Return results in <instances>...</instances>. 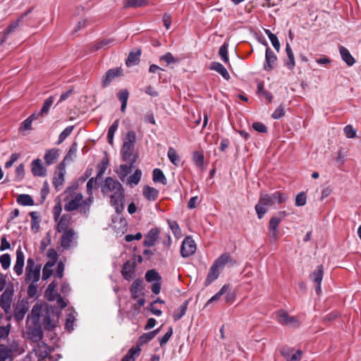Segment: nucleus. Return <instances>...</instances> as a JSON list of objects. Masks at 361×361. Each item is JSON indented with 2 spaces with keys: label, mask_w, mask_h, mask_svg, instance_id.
<instances>
[{
  "label": "nucleus",
  "mask_w": 361,
  "mask_h": 361,
  "mask_svg": "<svg viewBox=\"0 0 361 361\" xmlns=\"http://www.w3.org/2000/svg\"><path fill=\"white\" fill-rule=\"evenodd\" d=\"M102 192L104 195L109 196L110 203L116 212L123 209L124 190L120 182L111 177L106 178Z\"/></svg>",
  "instance_id": "1"
},
{
  "label": "nucleus",
  "mask_w": 361,
  "mask_h": 361,
  "mask_svg": "<svg viewBox=\"0 0 361 361\" xmlns=\"http://www.w3.org/2000/svg\"><path fill=\"white\" fill-rule=\"evenodd\" d=\"M153 181L155 183H160L163 185L166 184V178L161 169H155L153 170Z\"/></svg>",
  "instance_id": "37"
},
{
  "label": "nucleus",
  "mask_w": 361,
  "mask_h": 361,
  "mask_svg": "<svg viewBox=\"0 0 361 361\" xmlns=\"http://www.w3.org/2000/svg\"><path fill=\"white\" fill-rule=\"evenodd\" d=\"M27 311V308L25 305H18L14 310L13 316L15 319L18 322L23 320Z\"/></svg>",
  "instance_id": "33"
},
{
  "label": "nucleus",
  "mask_w": 361,
  "mask_h": 361,
  "mask_svg": "<svg viewBox=\"0 0 361 361\" xmlns=\"http://www.w3.org/2000/svg\"><path fill=\"white\" fill-rule=\"evenodd\" d=\"M59 157V150L58 149L53 148L45 152L44 159L46 164L49 166L56 162Z\"/></svg>",
  "instance_id": "26"
},
{
  "label": "nucleus",
  "mask_w": 361,
  "mask_h": 361,
  "mask_svg": "<svg viewBox=\"0 0 361 361\" xmlns=\"http://www.w3.org/2000/svg\"><path fill=\"white\" fill-rule=\"evenodd\" d=\"M228 290V286L227 285L223 286L220 290L207 301V305H208L214 301L219 300L221 298V297L227 292Z\"/></svg>",
  "instance_id": "54"
},
{
  "label": "nucleus",
  "mask_w": 361,
  "mask_h": 361,
  "mask_svg": "<svg viewBox=\"0 0 361 361\" xmlns=\"http://www.w3.org/2000/svg\"><path fill=\"white\" fill-rule=\"evenodd\" d=\"M210 68L219 73L224 79L229 80L230 75L226 68L219 62H212Z\"/></svg>",
  "instance_id": "29"
},
{
  "label": "nucleus",
  "mask_w": 361,
  "mask_h": 361,
  "mask_svg": "<svg viewBox=\"0 0 361 361\" xmlns=\"http://www.w3.org/2000/svg\"><path fill=\"white\" fill-rule=\"evenodd\" d=\"M121 73V69L118 68L109 69L102 78V86L107 87L116 78L119 77Z\"/></svg>",
  "instance_id": "16"
},
{
  "label": "nucleus",
  "mask_w": 361,
  "mask_h": 361,
  "mask_svg": "<svg viewBox=\"0 0 361 361\" xmlns=\"http://www.w3.org/2000/svg\"><path fill=\"white\" fill-rule=\"evenodd\" d=\"M277 321L282 325L298 326L300 323L296 317L290 316L286 312L280 310L277 313Z\"/></svg>",
  "instance_id": "10"
},
{
  "label": "nucleus",
  "mask_w": 361,
  "mask_h": 361,
  "mask_svg": "<svg viewBox=\"0 0 361 361\" xmlns=\"http://www.w3.org/2000/svg\"><path fill=\"white\" fill-rule=\"evenodd\" d=\"M168 224L174 233V235L179 234L180 233V228L178 224L176 221L168 220Z\"/></svg>",
  "instance_id": "64"
},
{
  "label": "nucleus",
  "mask_w": 361,
  "mask_h": 361,
  "mask_svg": "<svg viewBox=\"0 0 361 361\" xmlns=\"http://www.w3.org/2000/svg\"><path fill=\"white\" fill-rule=\"evenodd\" d=\"M71 218L67 215H63L57 224L56 230L59 233H63L69 229Z\"/></svg>",
  "instance_id": "27"
},
{
  "label": "nucleus",
  "mask_w": 361,
  "mask_h": 361,
  "mask_svg": "<svg viewBox=\"0 0 361 361\" xmlns=\"http://www.w3.org/2000/svg\"><path fill=\"white\" fill-rule=\"evenodd\" d=\"M136 141V134L134 131L130 130L123 138V143L121 149L122 159L123 161H130L135 159L133 157L135 143Z\"/></svg>",
  "instance_id": "4"
},
{
  "label": "nucleus",
  "mask_w": 361,
  "mask_h": 361,
  "mask_svg": "<svg viewBox=\"0 0 361 361\" xmlns=\"http://www.w3.org/2000/svg\"><path fill=\"white\" fill-rule=\"evenodd\" d=\"M170 161L175 166H178L180 162V157L177 154L176 149L173 147H169L167 153Z\"/></svg>",
  "instance_id": "47"
},
{
  "label": "nucleus",
  "mask_w": 361,
  "mask_h": 361,
  "mask_svg": "<svg viewBox=\"0 0 361 361\" xmlns=\"http://www.w3.org/2000/svg\"><path fill=\"white\" fill-rule=\"evenodd\" d=\"M11 351L8 346L6 345H0V361H13Z\"/></svg>",
  "instance_id": "32"
},
{
  "label": "nucleus",
  "mask_w": 361,
  "mask_h": 361,
  "mask_svg": "<svg viewBox=\"0 0 361 361\" xmlns=\"http://www.w3.org/2000/svg\"><path fill=\"white\" fill-rule=\"evenodd\" d=\"M159 332V329H157L154 331L142 334L138 338L137 343L140 345L147 343L149 341L152 340Z\"/></svg>",
  "instance_id": "31"
},
{
  "label": "nucleus",
  "mask_w": 361,
  "mask_h": 361,
  "mask_svg": "<svg viewBox=\"0 0 361 361\" xmlns=\"http://www.w3.org/2000/svg\"><path fill=\"white\" fill-rule=\"evenodd\" d=\"M272 205H274V204L269 197V194L261 192L258 203L255 207L258 218L261 219L267 212L268 208Z\"/></svg>",
  "instance_id": "6"
},
{
  "label": "nucleus",
  "mask_w": 361,
  "mask_h": 361,
  "mask_svg": "<svg viewBox=\"0 0 361 361\" xmlns=\"http://www.w3.org/2000/svg\"><path fill=\"white\" fill-rule=\"evenodd\" d=\"M78 235L73 228L63 232L61 238V246L65 250H69L76 244Z\"/></svg>",
  "instance_id": "7"
},
{
  "label": "nucleus",
  "mask_w": 361,
  "mask_h": 361,
  "mask_svg": "<svg viewBox=\"0 0 361 361\" xmlns=\"http://www.w3.org/2000/svg\"><path fill=\"white\" fill-rule=\"evenodd\" d=\"M142 280L136 279L131 284L130 291L131 293V297L134 300L139 298L140 295H143L142 287Z\"/></svg>",
  "instance_id": "23"
},
{
  "label": "nucleus",
  "mask_w": 361,
  "mask_h": 361,
  "mask_svg": "<svg viewBox=\"0 0 361 361\" xmlns=\"http://www.w3.org/2000/svg\"><path fill=\"white\" fill-rule=\"evenodd\" d=\"M147 5L146 0H124L123 6L124 8H139Z\"/></svg>",
  "instance_id": "35"
},
{
  "label": "nucleus",
  "mask_w": 361,
  "mask_h": 361,
  "mask_svg": "<svg viewBox=\"0 0 361 361\" xmlns=\"http://www.w3.org/2000/svg\"><path fill=\"white\" fill-rule=\"evenodd\" d=\"M54 97L51 96V97H48L44 101L43 106L41 109V111L39 113L36 114L37 117L42 116L49 112V111L54 102Z\"/></svg>",
  "instance_id": "38"
},
{
  "label": "nucleus",
  "mask_w": 361,
  "mask_h": 361,
  "mask_svg": "<svg viewBox=\"0 0 361 361\" xmlns=\"http://www.w3.org/2000/svg\"><path fill=\"white\" fill-rule=\"evenodd\" d=\"M41 314V307L38 305H35L31 311V314L28 316V319H30L33 324H37L39 322Z\"/></svg>",
  "instance_id": "34"
},
{
  "label": "nucleus",
  "mask_w": 361,
  "mask_h": 361,
  "mask_svg": "<svg viewBox=\"0 0 361 361\" xmlns=\"http://www.w3.org/2000/svg\"><path fill=\"white\" fill-rule=\"evenodd\" d=\"M344 133L348 138H353L356 136V130L352 126L348 125L344 128Z\"/></svg>",
  "instance_id": "60"
},
{
  "label": "nucleus",
  "mask_w": 361,
  "mask_h": 361,
  "mask_svg": "<svg viewBox=\"0 0 361 361\" xmlns=\"http://www.w3.org/2000/svg\"><path fill=\"white\" fill-rule=\"evenodd\" d=\"M74 129L73 126L66 127L59 135L56 145H60L68 137Z\"/></svg>",
  "instance_id": "49"
},
{
  "label": "nucleus",
  "mask_w": 361,
  "mask_h": 361,
  "mask_svg": "<svg viewBox=\"0 0 361 361\" xmlns=\"http://www.w3.org/2000/svg\"><path fill=\"white\" fill-rule=\"evenodd\" d=\"M41 265L35 264L32 258H28L25 267V281L26 283H37L40 279Z\"/></svg>",
  "instance_id": "5"
},
{
  "label": "nucleus",
  "mask_w": 361,
  "mask_h": 361,
  "mask_svg": "<svg viewBox=\"0 0 361 361\" xmlns=\"http://www.w3.org/2000/svg\"><path fill=\"white\" fill-rule=\"evenodd\" d=\"M145 279L147 282H157L161 281V277L155 269H150L146 272Z\"/></svg>",
  "instance_id": "43"
},
{
  "label": "nucleus",
  "mask_w": 361,
  "mask_h": 361,
  "mask_svg": "<svg viewBox=\"0 0 361 361\" xmlns=\"http://www.w3.org/2000/svg\"><path fill=\"white\" fill-rule=\"evenodd\" d=\"M159 231L157 228H152L149 230L144 240V245L147 247L154 245L159 237Z\"/></svg>",
  "instance_id": "22"
},
{
  "label": "nucleus",
  "mask_w": 361,
  "mask_h": 361,
  "mask_svg": "<svg viewBox=\"0 0 361 361\" xmlns=\"http://www.w3.org/2000/svg\"><path fill=\"white\" fill-rule=\"evenodd\" d=\"M228 44L224 43L222 44L219 50V54L221 59V60L225 63H227L229 61L228 56Z\"/></svg>",
  "instance_id": "56"
},
{
  "label": "nucleus",
  "mask_w": 361,
  "mask_h": 361,
  "mask_svg": "<svg viewBox=\"0 0 361 361\" xmlns=\"http://www.w3.org/2000/svg\"><path fill=\"white\" fill-rule=\"evenodd\" d=\"M75 321V317L73 314H69L66 321V329L69 331L73 330V323Z\"/></svg>",
  "instance_id": "61"
},
{
  "label": "nucleus",
  "mask_w": 361,
  "mask_h": 361,
  "mask_svg": "<svg viewBox=\"0 0 361 361\" xmlns=\"http://www.w3.org/2000/svg\"><path fill=\"white\" fill-rule=\"evenodd\" d=\"M118 128V121L116 120L112 125L109 127L108 130V134H107V138H108V142L109 145L113 146L114 145V136L115 132L117 130Z\"/></svg>",
  "instance_id": "46"
},
{
  "label": "nucleus",
  "mask_w": 361,
  "mask_h": 361,
  "mask_svg": "<svg viewBox=\"0 0 361 361\" xmlns=\"http://www.w3.org/2000/svg\"><path fill=\"white\" fill-rule=\"evenodd\" d=\"M38 117L36 113L31 114L27 118H26L22 123L20 129L22 130H29L31 129L32 122L37 119Z\"/></svg>",
  "instance_id": "48"
},
{
  "label": "nucleus",
  "mask_w": 361,
  "mask_h": 361,
  "mask_svg": "<svg viewBox=\"0 0 361 361\" xmlns=\"http://www.w3.org/2000/svg\"><path fill=\"white\" fill-rule=\"evenodd\" d=\"M230 260V255L228 253H224L214 262L204 281V286H208L218 279L221 271Z\"/></svg>",
  "instance_id": "3"
},
{
  "label": "nucleus",
  "mask_w": 361,
  "mask_h": 361,
  "mask_svg": "<svg viewBox=\"0 0 361 361\" xmlns=\"http://www.w3.org/2000/svg\"><path fill=\"white\" fill-rule=\"evenodd\" d=\"M66 173V166L64 163H60L57 166V171L54 172L53 177V185L56 190H59L60 187L64 182Z\"/></svg>",
  "instance_id": "11"
},
{
  "label": "nucleus",
  "mask_w": 361,
  "mask_h": 361,
  "mask_svg": "<svg viewBox=\"0 0 361 361\" xmlns=\"http://www.w3.org/2000/svg\"><path fill=\"white\" fill-rule=\"evenodd\" d=\"M109 165V161L107 159H103L102 161L97 165L98 171L97 173L96 178H101L104 175Z\"/></svg>",
  "instance_id": "51"
},
{
  "label": "nucleus",
  "mask_w": 361,
  "mask_h": 361,
  "mask_svg": "<svg viewBox=\"0 0 361 361\" xmlns=\"http://www.w3.org/2000/svg\"><path fill=\"white\" fill-rule=\"evenodd\" d=\"M27 334L29 338L34 342H38L42 340L43 338V331L39 324H33L32 327H28Z\"/></svg>",
  "instance_id": "17"
},
{
  "label": "nucleus",
  "mask_w": 361,
  "mask_h": 361,
  "mask_svg": "<svg viewBox=\"0 0 361 361\" xmlns=\"http://www.w3.org/2000/svg\"><path fill=\"white\" fill-rule=\"evenodd\" d=\"M281 353L286 361H300L302 352L300 350H295L293 348H282Z\"/></svg>",
  "instance_id": "13"
},
{
  "label": "nucleus",
  "mask_w": 361,
  "mask_h": 361,
  "mask_svg": "<svg viewBox=\"0 0 361 361\" xmlns=\"http://www.w3.org/2000/svg\"><path fill=\"white\" fill-rule=\"evenodd\" d=\"M140 349H135L134 348H130L126 355L123 357L121 361H135V355H138Z\"/></svg>",
  "instance_id": "57"
},
{
  "label": "nucleus",
  "mask_w": 361,
  "mask_h": 361,
  "mask_svg": "<svg viewBox=\"0 0 361 361\" xmlns=\"http://www.w3.org/2000/svg\"><path fill=\"white\" fill-rule=\"evenodd\" d=\"M11 255L8 253L3 254L0 256V264L4 270H7L11 266Z\"/></svg>",
  "instance_id": "53"
},
{
  "label": "nucleus",
  "mask_w": 361,
  "mask_h": 361,
  "mask_svg": "<svg viewBox=\"0 0 361 361\" xmlns=\"http://www.w3.org/2000/svg\"><path fill=\"white\" fill-rule=\"evenodd\" d=\"M276 60L277 57L275 54L269 47H267L265 53V62L264 63V70L267 71H271L274 67Z\"/></svg>",
  "instance_id": "18"
},
{
  "label": "nucleus",
  "mask_w": 361,
  "mask_h": 361,
  "mask_svg": "<svg viewBox=\"0 0 361 361\" xmlns=\"http://www.w3.org/2000/svg\"><path fill=\"white\" fill-rule=\"evenodd\" d=\"M57 286V283L54 281H52L48 286V288L46 290V296L49 300H54L57 295L56 293V288Z\"/></svg>",
  "instance_id": "45"
},
{
  "label": "nucleus",
  "mask_w": 361,
  "mask_h": 361,
  "mask_svg": "<svg viewBox=\"0 0 361 361\" xmlns=\"http://www.w3.org/2000/svg\"><path fill=\"white\" fill-rule=\"evenodd\" d=\"M13 296V289L6 288L0 297V307L6 314H8L11 310Z\"/></svg>",
  "instance_id": "9"
},
{
  "label": "nucleus",
  "mask_w": 361,
  "mask_h": 361,
  "mask_svg": "<svg viewBox=\"0 0 361 361\" xmlns=\"http://www.w3.org/2000/svg\"><path fill=\"white\" fill-rule=\"evenodd\" d=\"M160 60L164 61L167 65L170 63H175L178 61V60L174 58L170 52H168L166 54L161 56L160 57Z\"/></svg>",
  "instance_id": "58"
},
{
  "label": "nucleus",
  "mask_w": 361,
  "mask_h": 361,
  "mask_svg": "<svg viewBox=\"0 0 361 361\" xmlns=\"http://www.w3.org/2000/svg\"><path fill=\"white\" fill-rule=\"evenodd\" d=\"M93 200V196L88 197L86 200H83V195L81 193H75L72 196V198L65 204L64 209L66 212L78 210L80 214L87 216Z\"/></svg>",
  "instance_id": "2"
},
{
  "label": "nucleus",
  "mask_w": 361,
  "mask_h": 361,
  "mask_svg": "<svg viewBox=\"0 0 361 361\" xmlns=\"http://www.w3.org/2000/svg\"><path fill=\"white\" fill-rule=\"evenodd\" d=\"M121 272L123 278L128 281H130L133 277L134 275L133 268L131 267L128 262H126L123 264Z\"/></svg>",
  "instance_id": "41"
},
{
  "label": "nucleus",
  "mask_w": 361,
  "mask_h": 361,
  "mask_svg": "<svg viewBox=\"0 0 361 361\" xmlns=\"http://www.w3.org/2000/svg\"><path fill=\"white\" fill-rule=\"evenodd\" d=\"M114 39L113 38H106L103 39L97 42H96L92 47L91 51H95L101 49H106L111 46L114 42Z\"/></svg>",
  "instance_id": "28"
},
{
  "label": "nucleus",
  "mask_w": 361,
  "mask_h": 361,
  "mask_svg": "<svg viewBox=\"0 0 361 361\" xmlns=\"http://www.w3.org/2000/svg\"><path fill=\"white\" fill-rule=\"evenodd\" d=\"M324 276V267L322 265L317 267L316 269L311 274L310 279L316 284V292L319 295L322 292L321 283Z\"/></svg>",
  "instance_id": "12"
},
{
  "label": "nucleus",
  "mask_w": 361,
  "mask_h": 361,
  "mask_svg": "<svg viewBox=\"0 0 361 361\" xmlns=\"http://www.w3.org/2000/svg\"><path fill=\"white\" fill-rule=\"evenodd\" d=\"M136 159H132L128 161L130 164H121L118 169L115 171L120 180L124 182L128 179V176L131 173L133 167V164Z\"/></svg>",
  "instance_id": "15"
},
{
  "label": "nucleus",
  "mask_w": 361,
  "mask_h": 361,
  "mask_svg": "<svg viewBox=\"0 0 361 361\" xmlns=\"http://www.w3.org/2000/svg\"><path fill=\"white\" fill-rule=\"evenodd\" d=\"M22 23V18H18L16 20L13 21L8 27L3 32V37L1 39V42H5L7 40L8 37L13 33L20 24Z\"/></svg>",
  "instance_id": "24"
},
{
  "label": "nucleus",
  "mask_w": 361,
  "mask_h": 361,
  "mask_svg": "<svg viewBox=\"0 0 361 361\" xmlns=\"http://www.w3.org/2000/svg\"><path fill=\"white\" fill-rule=\"evenodd\" d=\"M338 49H339V53H340L342 60L348 66H353L356 61H355V58L351 55L349 50L343 46H340Z\"/></svg>",
  "instance_id": "21"
},
{
  "label": "nucleus",
  "mask_w": 361,
  "mask_h": 361,
  "mask_svg": "<svg viewBox=\"0 0 361 361\" xmlns=\"http://www.w3.org/2000/svg\"><path fill=\"white\" fill-rule=\"evenodd\" d=\"M281 221V218L273 216L269 221V231L271 234V240L275 242L278 238V226Z\"/></svg>",
  "instance_id": "19"
},
{
  "label": "nucleus",
  "mask_w": 361,
  "mask_h": 361,
  "mask_svg": "<svg viewBox=\"0 0 361 361\" xmlns=\"http://www.w3.org/2000/svg\"><path fill=\"white\" fill-rule=\"evenodd\" d=\"M17 202L23 206H32L34 201L32 197L29 195L22 194L17 197Z\"/></svg>",
  "instance_id": "42"
},
{
  "label": "nucleus",
  "mask_w": 361,
  "mask_h": 361,
  "mask_svg": "<svg viewBox=\"0 0 361 361\" xmlns=\"http://www.w3.org/2000/svg\"><path fill=\"white\" fill-rule=\"evenodd\" d=\"M269 197H271L273 204H281L287 200V195L280 191H276L274 193L269 194Z\"/></svg>",
  "instance_id": "39"
},
{
  "label": "nucleus",
  "mask_w": 361,
  "mask_h": 361,
  "mask_svg": "<svg viewBox=\"0 0 361 361\" xmlns=\"http://www.w3.org/2000/svg\"><path fill=\"white\" fill-rule=\"evenodd\" d=\"M173 334V328L170 327L168 331L159 339V343L161 346L165 345L171 337Z\"/></svg>",
  "instance_id": "62"
},
{
  "label": "nucleus",
  "mask_w": 361,
  "mask_h": 361,
  "mask_svg": "<svg viewBox=\"0 0 361 361\" xmlns=\"http://www.w3.org/2000/svg\"><path fill=\"white\" fill-rule=\"evenodd\" d=\"M196 250V243L190 236H186L181 245L180 255L183 257H188Z\"/></svg>",
  "instance_id": "8"
},
{
  "label": "nucleus",
  "mask_w": 361,
  "mask_h": 361,
  "mask_svg": "<svg viewBox=\"0 0 361 361\" xmlns=\"http://www.w3.org/2000/svg\"><path fill=\"white\" fill-rule=\"evenodd\" d=\"M307 197L304 192H300L295 197V205L298 207L304 206L306 204Z\"/></svg>",
  "instance_id": "59"
},
{
  "label": "nucleus",
  "mask_w": 361,
  "mask_h": 361,
  "mask_svg": "<svg viewBox=\"0 0 361 361\" xmlns=\"http://www.w3.org/2000/svg\"><path fill=\"white\" fill-rule=\"evenodd\" d=\"M204 154L200 151H195L192 154V160L195 164L200 168L204 165Z\"/></svg>",
  "instance_id": "52"
},
{
  "label": "nucleus",
  "mask_w": 361,
  "mask_h": 361,
  "mask_svg": "<svg viewBox=\"0 0 361 361\" xmlns=\"http://www.w3.org/2000/svg\"><path fill=\"white\" fill-rule=\"evenodd\" d=\"M144 197L150 202L155 201L159 196V190L149 185H145L142 189Z\"/></svg>",
  "instance_id": "25"
},
{
  "label": "nucleus",
  "mask_w": 361,
  "mask_h": 361,
  "mask_svg": "<svg viewBox=\"0 0 361 361\" xmlns=\"http://www.w3.org/2000/svg\"><path fill=\"white\" fill-rule=\"evenodd\" d=\"M31 171L35 176H45L47 170L39 159H34L31 163Z\"/></svg>",
  "instance_id": "20"
},
{
  "label": "nucleus",
  "mask_w": 361,
  "mask_h": 361,
  "mask_svg": "<svg viewBox=\"0 0 361 361\" xmlns=\"http://www.w3.org/2000/svg\"><path fill=\"white\" fill-rule=\"evenodd\" d=\"M286 52L289 60L287 62L286 66L290 70H292L295 65V62L293 52L292 51L290 45L288 43H287L286 46Z\"/></svg>",
  "instance_id": "40"
},
{
  "label": "nucleus",
  "mask_w": 361,
  "mask_h": 361,
  "mask_svg": "<svg viewBox=\"0 0 361 361\" xmlns=\"http://www.w3.org/2000/svg\"><path fill=\"white\" fill-rule=\"evenodd\" d=\"M16 254V259L13 267V271L16 275L19 276L23 274L25 264V255L20 246L17 249Z\"/></svg>",
  "instance_id": "14"
},
{
  "label": "nucleus",
  "mask_w": 361,
  "mask_h": 361,
  "mask_svg": "<svg viewBox=\"0 0 361 361\" xmlns=\"http://www.w3.org/2000/svg\"><path fill=\"white\" fill-rule=\"evenodd\" d=\"M142 174L140 169H136L133 174L128 178L127 184L130 185H137L141 180Z\"/></svg>",
  "instance_id": "36"
},
{
  "label": "nucleus",
  "mask_w": 361,
  "mask_h": 361,
  "mask_svg": "<svg viewBox=\"0 0 361 361\" xmlns=\"http://www.w3.org/2000/svg\"><path fill=\"white\" fill-rule=\"evenodd\" d=\"M285 115L284 108L280 105L272 114L271 117L274 119H279Z\"/></svg>",
  "instance_id": "63"
},
{
  "label": "nucleus",
  "mask_w": 361,
  "mask_h": 361,
  "mask_svg": "<svg viewBox=\"0 0 361 361\" xmlns=\"http://www.w3.org/2000/svg\"><path fill=\"white\" fill-rule=\"evenodd\" d=\"M30 216L31 217L32 223H31V229L34 232H37L39 229V223L40 219L37 212H32L30 213Z\"/></svg>",
  "instance_id": "44"
},
{
  "label": "nucleus",
  "mask_w": 361,
  "mask_h": 361,
  "mask_svg": "<svg viewBox=\"0 0 361 361\" xmlns=\"http://www.w3.org/2000/svg\"><path fill=\"white\" fill-rule=\"evenodd\" d=\"M54 266L53 262H47L42 269V280H47L52 274L51 267Z\"/></svg>",
  "instance_id": "55"
},
{
  "label": "nucleus",
  "mask_w": 361,
  "mask_h": 361,
  "mask_svg": "<svg viewBox=\"0 0 361 361\" xmlns=\"http://www.w3.org/2000/svg\"><path fill=\"white\" fill-rule=\"evenodd\" d=\"M188 307V301H185L183 305H180L179 309L175 312L173 314V319L175 321L179 320L181 319L186 312Z\"/></svg>",
  "instance_id": "50"
},
{
  "label": "nucleus",
  "mask_w": 361,
  "mask_h": 361,
  "mask_svg": "<svg viewBox=\"0 0 361 361\" xmlns=\"http://www.w3.org/2000/svg\"><path fill=\"white\" fill-rule=\"evenodd\" d=\"M141 55V50L137 49L136 51H131L130 52L126 61V64L127 66H133L138 63L140 61V57Z\"/></svg>",
  "instance_id": "30"
}]
</instances>
